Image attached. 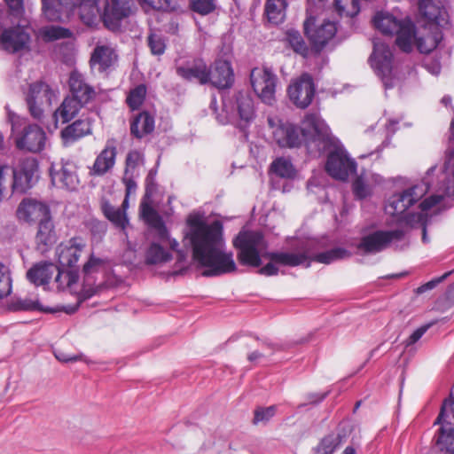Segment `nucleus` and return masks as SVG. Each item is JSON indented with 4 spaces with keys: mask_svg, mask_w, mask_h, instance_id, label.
<instances>
[{
    "mask_svg": "<svg viewBox=\"0 0 454 454\" xmlns=\"http://www.w3.org/2000/svg\"><path fill=\"white\" fill-rule=\"evenodd\" d=\"M286 0H267L265 14L268 21L272 25L283 23L286 19Z\"/></svg>",
    "mask_w": 454,
    "mask_h": 454,
    "instance_id": "c9c22d12",
    "label": "nucleus"
},
{
    "mask_svg": "<svg viewBox=\"0 0 454 454\" xmlns=\"http://www.w3.org/2000/svg\"><path fill=\"white\" fill-rule=\"evenodd\" d=\"M370 60L375 73L380 77L385 89L393 88L395 86V75L393 53L390 48L386 43L374 40L373 52Z\"/></svg>",
    "mask_w": 454,
    "mask_h": 454,
    "instance_id": "f8f14e48",
    "label": "nucleus"
},
{
    "mask_svg": "<svg viewBox=\"0 0 454 454\" xmlns=\"http://www.w3.org/2000/svg\"><path fill=\"white\" fill-rule=\"evenodd\" d=\"M433 325L432 323L424 325L418 329H416L410 337L404 341L405 347H409L416 343L426 333L427 331Z\"/></svg>",
    "mask_w": 454,
    "mask_h": 454,
    "instance_id": "13d9d810",
    "label": "nucleus"
},
{
    "mask_svg": "<svg viewBox=\"0 0 454 454\" xmlns=\"http://www.w3.org/2000/svg\"><path fill=\"white\" fill-rule=\"evenodd\" d=\"M190 6L193 12L201 15L209 14L215 9V0H192Z\"/></svg>",
    "mask_w": 454,
    "mask_h": 454,
    "instance_id": "09e8293b",
    "label": "nucleus"
},
{
    "mask_svg": "<svg viewBox=\"0 0 454 454\" xmlns=\"http://www.w3.org/2000/svg\"><path fill=\"white\" fill-rule=\"evenodd\" d=\"M58 267L51 262H39L27 272V278L35 286H44L50 283Z\"/></svg>",
    "mask_w": 454,
    "mask_h": 454,
    "instance_id": "7c9ffc66",
    "label": "nucleus"
},
{
    "mask_svg": "<svg viewBox=\"0 0 454 454\" xmlns=\"http://www.w3.org/2000/svg\"><path fill=\"white\" fill-rule=\"evenodd\" d=\"M335 10L340 17H354L360 11L359 0H334Z\"/></svg>",
    "mask_w": 454,
    "mask_h": 454,
    "instance_id": "37998d69",
    "label": "nucleus"
},
{
    "mask_svg": "<svg viewBox=\"0 0 454 454\" xmlns=\"http://www.w3.org/2000/svg\"><path fill=\"white\" fill-rule=\"evenodd\" d=\"M144 164L143 154L138 151H130L126 157L125 170L122 182L126 187V197L123 205L127 202L128 197L137 190V179L140 176L139 168Z\"/></svg>",
    "mask_w": 454,
    "mask_h": 454,
    "instance_id": "4be33fe9",
    "label": "nucleus"
},
{
    "mask_svg": "<svg viewBox=\"0 0 454 454\" xmlns=\"http://www.w3.org/2000/svg\"><path fill=\"white\" fill-rule=\"evenodd\" d=\"M275 142L280 147H298L304 143L308 153L320 155L332 145L330 129L318 114H307L301 127L289 122H280L272 131Z\"/></svg>",
    "mask_w": 454,
    "mask_h": 454,
    "instance_id": "7ed1b4c3",
    "label": "nucleus"
},
{
    "mask_svg": "<svg viewBox=\"0 0 454 454\" xmlns=\"http://www.w3.org/2000/svg\"><path fill=\"white\" fill-rule=\"evenodd\" d=\"M107 219L122 230H124L129 223L126 213L119 207H116L114 211L108 215Z\"/></svg>",
    "mask_w": 454,
    "mask_h": 454,
    "instance_id": "5fc2aeb1",
    "label": "nucleus"
},
{
    "mask_svg": "<svg viewBox=\"0 0 454 454\" xmlns=\"http://www.w3.org/2000/svg\"><path fill=\"white\" fill-rule=\"evenodd\" d=\"M375 28L384 35H395V44L403 52L409 53L414 45L421 53L434 51L442 39L440 27L435 24L424 26L417 32L415 24L409 17L397 19L388 12H379L372 20Z\"/></svg>",
    "mask_w": 454,
    "mask_h": 454,
    "instance_id": "f03ea898",
    "label": "nucleus"
},
{
    "mask_svg": "<svg viewBox=\"0 0 454 454\" xmlns=\"http://www.w3.org/2000/svg\"><path fill=\"white\" fill-rule=\"evenodd\" d=\"M157 241L153 242L148 247L145 254V262L148 264L164 263L172 259V252L180 254L177 250L179 246L176 239H171L167 231L166 237L157 233Z\"/></svg>",
    "mask_w": 454,
    "mask_h": 454,
    "instance_id": "f3484780",
    "label": "nucleus"
},
{
    "mask_svg": "<svg viewBox=\"0 0 454 454\" xmlns=\"http://www.w3.org/2000/svg\"><path fill=\"white\" fill-rule=\"evenodd\" d=\"M105 262L98 257H95L93 254L90 255L88 262L83 265L82 271L85 276H90L98 272L100 269L104 267Z\"/></svg>",
    "mask_w": 454,
    "mask_h": 454,
    "instance_id": "603ef678",
    "label": "nucleus"
},
{
    "mask_svg": "<svg viewBox=\"0 0 454 454\" xmlns=\"http://www.w3.org/2000/svg\"><path fill=\"white\" fill-rule=\"evenodd\" d=\"M355 196L358 199H364L372 192L370 184H366L363 176H358L352 184Z\"/></svg>",
    "mask_w": 454,
    "mask_h": 454,
    "instance_id": "8fccbe9b",
    "label": "nucleus"
},
{
    "mask_svg": "<svg viewBox=\"0 0 454 454\" xmlns=\"http://www.w3.org/2000/svg\"><path fill=\"white\" fill-rule=\"evenodd\" d=\"M419 10L421 17L427 20L424 26L429 27L431 24H435L440 27L441 21L443 20L442 16L444 10L439 4L433 0H421L419 3Z\"/></svg>",
    "mask_w": 454,
    "mask_h": 454,
    "instance_id": "72a5a7b5",
    "label": "nucleus"
},
{
    "mask_svg": "<svg viewBox=\"0 0 454 454\" xmlns=\"http://www.w3.org/2000/svg\"><path fill=\"white\" fill-rule=\"evenodd\" d=\"M428 182L423 180L421 183L414 184L400 192L391 195L385 206L386 213L391 215H402L401 222L412 228L421 227L423 233V242H427V223L428 221L427 211L440 203L442 196L432 195L419 204L420 211L418 213L408 212V208L420 200L428 192Z\"/></svg>",
    "mask_w": 454,
    "mask_h": 454,
    "instance_id": "20e7f679",
    "label": "nucleus"
},
{
    "mask_svg": "<svg viewBox=\"0 0 454 454\" xmlns=\"http://www.w3.org/2000/svg\"><path fill=\"white\" fill-rule=\"evenodd\" d=\"M333 137V143L323 153L330 151L325 164L326 172L334 179L346 180L356 170V163L349 158L345 149Z\"/></svg>",
    "mask_w": 454,
    "mask_h": 454,
    "instance_id": "9b49d317",
    "label": "nucleus"
},
{
    "mask_svg": "<svg viewBox=\"0 0 454 454\" xmlns=\"http://www.w3.org/2000/svg\"><path fill=\"white\" fill-rule=\"evenodd\" d=\"M92 121L90 118L79 119L67 126L61 131V137L66 145L91 133Z\"/></svg>",
    "mask_w": 454,
    "mask_h": 454,
    "instance_id": "2f4dec72",
    "label": "nucleus"
},
{
    "mask_svg": "<svg viewBox=\"0 0 454 454\" xmlns=\"http://www.w3.org/2000/svg\"><path fill=\"white\" fill-rule=\"evenodd\" d=\"M271 171L279 177L291 179L296 175V170L289 159L280 157L270 165Z\"/></svg>",
    "mask_w": 454,
    "mask_h": 454,
    "instance_id": "a19ab883",
    "label": "nucleus"
},
{
    "mask_svg": "<svg viewBox=\"0 0 454 454\" xmlns=\"http://www.w3.org/2000/svg\"><path fill=\"white\" fill-rule=\"evenodd\" d=\"M86 0H42V11L43 16L50 21H59L63 14L71 12L74 7L80 6V15L87 25L94 23L98 12L97 6L91 4L88 14L84 13L87 8Z\"/></svg>",
    "mask_w": 454,
    "mask_h": 454,
    "instance_id": "9d476101",
    "label": "nucleus"
},
{
    "mask_svg": "<svg viewBox=\"0 0 454 454\" xmlns=\"http://www.w3.org/2000/svg\"><path fill=\"white\" fill-rule=\"evenodd\" d=\"M304 34L309 39L311 49L316 53H320L327 47L334 45L335 35L337 33L336 23L325 20L317 25V19L308 14L303 22Z\"/></svg>",
    "mask_w": 454,
    "mask_h": 454,
    "instance_id": "1a4fd4ad",
    "label": "nucleus"
},
{
    "mask_svg": "<svg viewBox=\"0 0 454 454\" xmlns=\"http://www.w3.org/2000/svg\"><path fill=\"white\" fill-rule=\"evenodd\" d=\"M290 100L299 108L308 107L315 96V85L311 76L303 74L294 81L287 90Z\"/></svg>",
    "mask_w": 454,
    "mask_h": 454,
    "instance_id": "a211bd4d",
    "label": "nucleus"
},
{
    "mask_svg": "<svg viewBox=\"0 0 454 454\" xmlns=\"http://www.w3.org/2000/svg\"><path fill=\"white\" fill-rule=\"evenodd\" d=\"M405 242V232L403 229L377 231L362 238L358 248L365 253L375 254L389 247L395 248L400 243Z\"/></svg>",
    "mask_w": 454,
    "mask_h": 454,
    "instance_id": "ddd939ff",
    "label": "nucleus"
},
{
    "mask_svg": "<svg viewBox=\"0 0 454 454\" xmlns=\"http://www.w3.org/2000/svg\"><path fill=\"white\" fill-rule=\"evenodd\" d=\"M154 129V119L146 112L137 114L130 123L131 134L142 138L145 135L153 132Z\"/></svg>",
    "mask_w": 454,
    "mask_h": 454,
    "instance_id": "f704fd0d",
    "label": "nucleus"
},
{
    "mask_svg": "<svg viewBox=\"0 0 454 454\" xmlns=\"http://www.w3.org/2000/svg\"><path fill=\"white\" fill-rule=\"evenodd\" d=\"M148 45L154 55H161L166 49V43L163 37L158 34H151L148 36Z\"/></svg>",
    "mask_w": 454,
    "mask_h": 454,
    "instance_id": "3c124183",
    "label": "nucleus"
},
{
    "mask_svg": "<svg viewBox=\"0 0 454 454\" xmlns=\"http://www.w3.org/2000/svg\"><path fill=\"white\" fill-rule=\"evenodd\" d=\"M115 208L116 207L112 206L107 200H102L101 209L106 218L113 213V211H114Z\"/></svg>",
    "mask_w": 454,
    "mask_h": 454,
    "instance_id": "0e129e2a",
    "label": "nucleus"
},
{
    "mask_svg": "<svg viewBox=\"0 0 454 454\" xmlns=\"http://www.w3.org/2000/svg\"><path fill=\"white\" fill-rule=\"evenodd\" d=\"M285 41L295 53L303 58L309 55V48L298 30L293 28L286 30Z\"/></svg>",
    "mask_w": 454,
    "mask_h": 454,
    "instance_id": "ea45409f",
    "label": "nucleus"
},
{
    "mask_svg": "<svg viewBox=\"0 0 454 454\" xmlns=\"http://www.w3.org/2000/svg\"><path fill=\"white\" fill-rule=\"evenodd\" d=\"M233 246L238 250V258L241 264L259 267L261 256L266 249V241L260 231H240L233 240Z\"/></svg>",
    "mask_w": 454,
    "mask_h": 454,
    "instance_id": "0eeeda50",
    "label": "nucleus"
},
{
    "mask_svg": "<svg viewBox=\"0 0 454 454\" xmlns=\"http://www.w3.org/2000/svg\"><path fill=\"white\" fill-rule=\"evenodd\" d=\"M340 442L341 438L339 434H328L321 440L316 448L315 454H333Z\"/></svg>",
    "mask_w": 454,
    "mask_h": 454,
    "instance_id": "c03bdc74",
    "label": "nucleus"
},
{
    "mask_svg": "<svg viewBox=\"0 0 454 454\" xmlns=\"http://www.w3.org/2000/svg\"><path fill=\"white\" fill-rule=\"evenodd\" d=\"M117 155V141L115 138L106 140L104 149L96 157L90 169L91 176H102L112 170L115 165Z\"/></svg>",
    "mask_w": 454,
    "mask_h": 454,
    "instance_id": "5701e85b",
    "label": "nucleus"
},
{
    "mask_svg": "<svg viewBox=\"0 0 454 454\" xmlns=\"http://www.w3.org/2000/svg\"><path fill=\"white\" fill-rule=\"evenodd\" d=\"M117 59L118 56L114 48L109 45H97L90 56V68L98 73H104L113 67Z\"/></svg>",
    "mask_w": 454,
    "mask_h": 454,
    "instance_id": "bb28decb",
    "label": "nucleus"
},
{
    "mask_svg": "<svg viewBox=\"0 0 454 454\" xmlns=\"http://www.w3.org/2000/svg\"><path fill=\"white\" fill-rule=\"evenodd\" d=\"M309 254L307 252H305ZM351 253L343 247H334L333 249L318 253L315 254L313 257L308 255L309 259L305 262L306 267H309L311 261H316L324 264H330L333 262L346 259L350 257Z\"/></svg>",
    "mask_w": 454,
    "mask_h": 454,
    "instance_id": "e433bc0d",
    "label": "nucleus"
},
{
    "mask_svg": "<svg viewBox=\"0 0 454 454\" xmlns=\"http://www.w3.org/2000/svg\"><path fill=\"white\" fill-rule=\"evenodd\" d=\"M263 357V354L259 351H253L248 354L247 359L251 363H257V361Z\"/></svg>",
    "mask_w": 454,
    "mask_h": 454,
    "instance_id": "774afa93",
    "label": "nucleus"
},
{
    "mask_svg": "<svg viewBox=\"0 0 454 454\" xmlns=\"http://www.w3.org/2000/svg\"><path fill=\"white\" fill-rule=\"evenodd\" d=\"M187 225L184 239L192 247L194 262L205 268L203 276H221L237 270L232 252L225 249L223 227L220 221L208 223L199 215H191Z\"/></svg>",
    "mask_w": 454,
    "mask_h": 454,
    "instance_id": "f257e3e1",
    "label": "nucleus"
},
{
    "mask_svg": "<svg viewBox=\"0 0 454 454\" xmlns=\"http://www.w3.org/2000/svg\"><path fill=\"white\" fill-rule=\"evenodd\" d=\"M176 74L187 82H195L200 84L209 82V70L201 59H193L176 66Z\"/></svg>",
    "mask_w": 454,
    "mask_h": 454,
    "instance_id": "393cba45",
    "label": "nucleus"
},
{
    "mask_svg": "<svg viewBox=\"0 0 454 454\" xmlns=\"http://www.w3.org/2000/svg\"><path fill=\"white\" fill-rule=\"evenodd\" d=\"M276 412L275 406H269L266 408H259L254 411V417L253 419L254 424H258L260 422H267L269 421Z\"/></svg>",
    "mask_w": 454,
    "mask_h": 454,
    "instance_id": "864d4df0",
    "label": "nucleus"
},
{
    "mask_svg": "<svg viewBox=\"0 0 454 454\" xmlns=\"http://www.w3.org/2000/svg\"><path fill=\"white\" fill-rule=\"evenodd\" d=\"M51 215L50 207L43 202L31 198L23 199L18 205L16 217L20 222L34 223Z\"/></svg>",
    "mask_w": 454,
    "mask_h": 454,
    "instance_id": "aec40b11",
    "label": "nucleus"
},
{
    "mask_svg": "<svg viewBox=\"0 0 454 454\" xmlns=\"http://www.w3.org/2000/svg\"><path fill=\"white\" fill-rule=\"evenodd\" d=\"M434 424L440 425L434 436L437 448L446 454H454V397L452 395L442 403Z\"/></svg>",
    "mask_w": 454,
    "mask_h": 454,
    "instance_id": "6e6552de",
    "label": "nucleus"
},
{
    "mask_svg": "<svg viewBox=\"0 0 454 454\" xmlns=\"http://www.w3.org/2000/svg\"><path fill=\"white\" fill-rule=\"evenodd\" d=\"M449 275H450V272L445 273L441 278L433 279V280H431V281H429V282L420 286L419 287L417 288L416 293L420 294H423V293H425V292H427L428 290L434 289L440 282H442Z\"/></svg>",
    "mask_w": 454,
    "mask_h": 454,
    "instance_id": "bf43d9fd",
    "label": "nucleus"
},
{
    "mask_svg": "<svg viewBox=\"0 0 454 454\" xmlns=\"http://www.w3.org/2000/svg\"><path fill=\"white\" fill-rule=\"evenodd\" d=\"M54 275H55V283L57 284V288L58 289L63 288L66 284V281H62V278H67V275L64 274V272H62L59 268H58V271H56Z\"/></svg>",
    "mask_w": 454,
    "mask_h": 454,
    "instance_id": "680f3d73",
    "label": "nucleus"
},
{
    "mask_svg": "<svg viewBox=\"0 0 454 454\" xmlns=\"http://www.w3.org/2000/svg\"><path fill=\"white\" fill-rule=\"evenodd\" d=\"M86 244L82 238H72L57 247L59 264L63 268H72L77 263Z\"/></svg>",
    "mask_w": 454,
    "mask_h": 454,
    "instance_id": "b1692460",
    "label": "nucleus"
},
{
    "mask_svg": "<svg viewBox=\"0 0 454 454\" xmlns=\"http://www.w3.org/2000/svg\"><path fill=\"white\" fill-rule=\"evenodd\" d=\"M270 262L259 270V272L265 276H274L278 272L276 263L286 266H299L302 265L309 259L308 254L304 252L289 253V252H277L270 253L267 254Z\"/></svg>",
    "mask_w": 454,
    "mask_h": 454,
    "instance_id": "6ab92c4d",
    "label": "nucleus"
},
{
    "mask_svg": "<svg viewBox=\"0 0 454 454\" xmlns=\"http://www.w3.org/2000/svg\"><path fill=\"white\" fill-rule=\"evenodd\" d=\"M146 92L147 89L145 84H139L130 90L126 98V102L130 109L137 110L141 106L145 98Z\"/></svg>",
    "mask_w": 454,
    "mask_h": 454,
    "instance_id": "a18cd8bd",
    "label": "nucleus"
},
{
    "mask_svg": "<svg viewBox=\"0 0 454 454\" xmlns=\"http://www.w3.org/2000/svg\"><path fill=\"white\" fill-rule=\"evenodd\" d=\"M326 395H327V393H324V394H317V393L309 394L308 395V401L310 403H320L321 401H323L325 398Z\"/></svg>",
    "mask_w": 454,
    "mask_h": 454,
    "instance_id": "69168bd1",
    "label": "nucleus"
},
{
    "mask_svg": "<svg viewBox=\"0 0 454 454\" xmlns=\"http://www.w3.org/2000/svg\"><path fill=\"white\" fill-rule=\"evenodd\" d=\"M57 359L61 361V362H65V363H67V362H75V361H78V360H82V356H67V355H57L56 356Z\"/></svg>",
    "mask_w": 454,
    "mask_h": 454,
    "instance_id": "338daca9",
    "label": "nucleus"
},
{
    "mask_svg": "<svg viewBox=\"0 0 454 454\" xmlns=\"http://www.w3.org/2000/svg\"><path fill=\"white\" fill-rule=\"evenodd\" d=\"M57 240V232L51 215H50L38 223L35 237L36 250L43 254L49 251L55 245Z\"/></svg>",
    "mask_w": 454,
    "mask_h": 454,
    "instance_id": "a878e982",
    "label": "nucleus"
},
{
    "mask_svg": "<svg viewBox=\"0 0 454 454\" xmlns=\"http://www.w3.org/2000/svg\"><path fill=\"white\" fill-rule=\"evenodd\" d=\"M277 80V75L269 67H255L251 71L253 90L265 104L272 105L275 100Z\"/></svg>",
    "mask_w": 454,
    "mask_h": 454,
    "instance_id": "2eb2a0df",
    "label": "nucleus"
},
{
    "mask_svg": "<svg viewBox=\"0 0 454 454\" xmlns=\"http://www.w3.org/2000/svg\"><path fill=\"white\" fill-rule=\"evenodd\" d=\"M144 2L156 10L171 12L176 9V4L172 0H145Z\"/></svg>",
    "mask_w": 454,
    "mask_h": 454,
    "instance_id": "4d7b16f0",
    "label": "nucleus"
},
{
    "mask_svg": "<svg viewBox=\"0 0 454 454\" xmlns=\"http://www.w3.org/2000/svg\"><path fill=\"white\" fill-rule=\"evenodd\" d=\"M449 154L445 162V168L448 172L451 173L454 177V149L448 148Z\"/></svg>",
    "mask_w": 454,
    "mask_h": 454,
    "instance_id": "052dcab7",
    "label": "nucleus"
},
{
    "mask_svg": "<svg viewBox=\"0 0 454 454\" xmlns=\"http://www.w3.org/2000/svg\"><path fill=\"white\" fill-rule=\"evenodd\" d=\"M55 93L51 87L43 82L31 83L26 97L30 114L37 120L42 119L44 111L49 108Z\"/></svg>",
    "mask_w": 454,
    "mask_h": 454,
    "instance_id": "4468645a",
    "label": "nucleus"
},
{
    "mask_svg": "<svg viewBox=\"0 0 454 454\" xmlns=\"http://www.w3.org/2000/svg\"><path fill=\"white\" fill-rule=\"evenodd\" d=\"M427 69L433 74L437 75L441 72V66L438 61H432L426 65Z\"/></svg>",
    "mask_w": 454,
    "mask_h": 454,
    "instance_id": "e2e57ef3",
    "label": "nucleus"
},
{
    "mask_svg": "<svg viewBox=\"0 0 454 454\" xmlns=\"http://www.w3.org/2000/svg\"><path fill=\"white\" fill-rule=\"evenodd\" d=\"M50 176L54 186L67 191H75L80 184L77 168L70 160H61L59 163L51 164Z\"/></svg>",
    "mask_w": 454,
    "mask_h": 454,
    "instance_id": "dca6fc26",
    "label": "nucleus"
},
{
    "mask_svg": "<svg viewBox=\"0 0 454 454\" xmlns=\"http://www.w3.org/2000/svg\"><path fill=\"white\" fill-rule=\"evenodd\" d=\"M234 74L231 63L227 60H216L209 71V82L216 88L226 89L232 85Z\"/></svg>",
    "mask_w": 454,
    "mask_h": 454,
    "instance_id": "cd10ccee",
    "label": "nucleus"
},
{
    "mask_svg": "<svg viewBox=\"0 0 454 454\" xmlns=\"http://www.w3.org/2000/svg\"><path fill=\"white\" fill-rule=\"evenodd\" d=\"M68 83L72 93L71 98L84 105L95 97L94 89L85 82L83 75L79 72L73 71L70 74Z\"/></svg>",
    "mask_w": 454,
    "mask_h": 454,
    "instance_id": "c756f323",
    "label": "nucleus"
},
{
    "mask_svg": "<svg viewBox=\"0 0 454 454\" xmlns=\"http://www.w3.org/2000/svg\"><path fill=\"white\" fill-rule=\"evenodd\" d=\"M132 0H106L102 19L106 27L115 30L120 27L121 20L131 12Z\"/></svg>",
    "mask_w": 454,
    "mask_h": 454,
    "instance_id": "412c9836",
    "label": "nucleus"
},
{
    "mask_svg": "<svg viewBox=\"0 0 454 454\" xmlns=\"http://www.w3.org/2000/svg\"><path fill=\"white\" fill-rule=\"evenodd\" d=\"M5 108L15 146L19 150L33 153L42 152L47 141L44 130L39 125L29 122L27 118L16 115L9 110L8 106Z\"/></svg>",
    "mask_w": 454,
    "mask_h": 454,
    "instance_id": "39448f33",
    "label": "nucleus"
},
{
    "mask_svg": "<svg viewBox=\"0 0 454 454\" xmlns=\"http://www.w3.org/2000/svg\"><path fill=\"white\" fill-rule=\"evenodd\" d=\"M141 215L143 219L153 228H154L157 233L162 237L167 235V228L155 209L153 208L149 204L143 202L140 206Z\"/></svg>",
    "mask_w": 454,
    "mask_h": 454,
    "instance_id": "4c0bfd02",
    "label": "nucleus"
},
{
    "mask_svg": "<svg viewBox=\"0 0 454 454\" xmlns=\"http://www.w3.org/2000/svg\"><path fill=\"white\" fill-rule=\"evenodd\" d=\"M234 107L239 117L238 125L244 129L255 116L254 100L247 92L239 91L235 97Z\"/></svg>",
    "mask_w": 454,
    "mask_h": 454,
    "instance_id": "c85d7f7f",
    "label": "nucleus"
},
{
    "mask_svg": "<svg viewBox=\"0 0 454 454\" xmlns=\"http://www.w3.org/2000/svg\"><path fill=\"white\" fill-rule=\"evenodd\" d=\"M12 308L14 310H25V311L38 310V311L46 312V313H55L59 310L58 309L43 307L39 302L38 300H32V299H27V298L20 299V300L14 301L12 304Z\"/></svg>",
    "mask_w": 454,
    "mask_h": 454,
    "instance_id": "79ce46f5",
    "label": "nucleus"
},
{
    "mask_svg": "<svg viewBox=\"0 0 454 454\" xmlns=\"http://www.w3.org/2000/svg\"><path fill=\"white\" fill-rule=\"evenodd\" d=\"M12 292V278L9 269L0 263V299L8 296Z\"/></svg>",
    "mask_w": 454,
    "mask_h": 454,
    "instance_id": "de8ad7c7",
    "label": "nucleus"
},
{
    "mask_svg": "<svg viewBox=\"0 0 454 454\" xmlns=\"http://www.w3.org/2000/svg\"><path fill=\"white\" fill-rule=\"evenodd\" d=\"M85 105L75 98L67 97L60 106L54 113L56 122L67 123L76 116L81 108Z\"/></svg>",
    "mask_w": 454,
    "mask_h": 454,
    "instance_id": "473e14b6",
    "label": "nucleus"
},
{
    "mask_svg": "<svg viewBox=\"0 0 454 454\" xmlns=\"http://www.w3.org/2000/svg\"><path fill=\"white\" fill-rule=\"evenodd\" d=\"M11 176V168L7 164H0V202L8 195L11 196L9 177Z\"/></svg>",
    "mask_w": 454,
    "mask_h": 454,
    "instance_id": "49530a36",
    "label": "nucleus"
},
{
    "mask_svg": "<svg viewBox=\"0 0 454 454\" xmlns=\"http://www.w3.org/2000/svg\"><path fill=\"white\" fill-rule=\"evenodd\" d=\"M38 39L44 43H50L59 39L69 38L72 36V32L60 26H44L40 27L36 32Z\"/></svg>",
    "mask_w": 454,
    "mask_h": 454,
    "instance_id": "58836bf2",
    "label": "nucleus"
},
{
    "mask_svg": "<svg viewBox=\"0 0 454 454\" xmlns=\"http://www.w3.org/2000/svg\"><path fill=\"white\" fill-rule=\"evenodd\" d=\"M9 185L11 194H23L29 191L38 181L39 162L31 156L15 159L12 165Z\"/></svg>",
    "mask_w": 454,
    "mask_h": 454,
    "instance_id": "423d86ee",
    "label": "nucleus"
},
{
    "mask_svg": "<svg viewBox=\"0 0 454 454\" xmlns=\"http://www.w3.org/2000/svg\"><path fill=\"white\" fill-rule=\"evenodd\" d=\"M10 15L20 20L24 13V0H5Z\"/></svg>",
    "mask_w": 454,
    "mask_h": 454,
    "instance_id": "6e6d98bb",
    "label": "nucleus"
}]
</instances>
